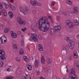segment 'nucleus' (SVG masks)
<instances>
[{
  "instance_id": "nucleus-1",
  "label": "nucleus",
  "mask_w": 79,
  "mask_h": 79,
  "mask_svg": "<svg viewBox=\"0 0 79 79\" xmlns=\"http://www.w3.org/2000/svg\"><path fill=\"white\" fill-rule=\"evenodd\" d=\"M36 26L38 27V29L41 31L46 32L50 29V22H48L45 16H42L41 17L38 23L36 24Z\"/></svg>"
},
{
  "instance_id": "nucleus-2",
  "label": "nucleus",
  "mask_w": 79,
  "mask_h": 79,
  "mask_svg": "<svg viewBox=\"0 0 79 79\" xmlns=\"http://www.w3.org/2000/svg\"><path fill=\"white\" fill-rule=\"evenodd\" d=\"M64 40H66L67 42H69V48L70 50H73L74 48V42L72 40L70 39L69 37H65L64 38Z\"/></svg>"
},
{
  "instance_id": "nucleus-3",
  "label": "nucleus",
  "mask_w": 79,
  "mask_h": 79,
  "mask_svg": "<svg viewBox=\"0 0 79 79\" xmlns=\"http://www.w3.org/2000/svg\"><path fill=\"white\" fill-rule=\"evenodd\" d=\"M20 11L24 15H26L27 14V13H31V11L29 9H27V7H25V9H24L23 7L20 8Z\"/></svg>"
},
{
  "instance_id": "nucleus-4",
  "label": "nucleus",
  "mask_w": 79,
  "mask_h": 79,
  "mask_svg": "<svg viewBox=\"0 0 79 79\" xmlns=\"http://www.w3.org/2000/svg\"><path fill=\"white\" fill-rule=\"evenodd\" d=\"M75 73H76V72H75L74 69H72L70 71V73L69 74V78L73 79V78H75L76 77H77V76L75 74Z\"/></svg>"
},
{
  "instance_id": "nucleus-5",
  "label": "nucleus",
  "mask_w": 79,
  "mask_h": 79,
  "mask_svg": "<svg viewBox=\"0 0 79 79\" xmlns=\"http://www.w3.org/2000/svg\"><path fill=\"white\" fill-rule=\"evenodd\" d=\"M31 38H30L29 39V40L31 42H32L33 40H34L35 42H38V39L37 37V34L35 33L31 34Z\"/></svg>"
},
{
  "instance_id": "nucleus-6",
  "label": "nucleus",
  "mask_w": 79,
  "mask_h": 79,
  "mask_svg": "<svg viewBox=\"0 0 79 79\" xmlns=\"http://www.w3.org/2000/svg\"><path fill=\"white\" fill-rule=\"evenodd\" d=\"M17 22L19 24H26V22L25 21H23L20 17H18L17 19Z\"/></svg>"
},
{
  "instance_id": "nucleus-7",
  "label": "nucleus",
  "mask_w": 79,
  "mask_h": 79,
  "mask_svg": "<svg viewBox=\"0 0 79 79\" xmlns=\"http://www.w3.org/2000/svg\"><path fill=\"white\" fill-rule=\"evenodd\" d=\"M31 3L32 5L34 6H36H36H41L42 5L41 3H39L35 0L31 1Z\"/></svg>"
},
{
  "instance_id": "nucleus-8",
  "label": "nucleus",
  "mask_w": 79,
  "mask_h": 79,
  "mask_svg": "<svg viewBox=\"0 0 79 79\" xmlns=\"http://www.w3.org/2000/svg\"><path fill=\"white\" fill-rule=\"evenodd\" d=\"M5 52L3 50H0V56H1V59L2 60L5 58V56H4Z\"/></svg>"
},
{
  "instance_id": "nucleus-9",
  "label": "nucleus",
  "mask_w": 79,
  "mask_h": 79,
  "mask_svg": "<svg viewBox=\"0 0 79 79\" xmlns=\"http://www.w3.org/2000/svg\"><path fill=\"white\" fill-rule=\"evenodd\" d=\"M5 71H10L12 70V68L10 66H8L7 65H6L5 66Z\"/></svg>"
},
{
  "instance_id": "nucleus-10",
  "label": "nucleus",
  "mask_w": 79,
  "mask_h": 79,
  "mask_svg": "<svg viewBox=\"0 0 79 79\" xmlns=\"http://www.w3.org/2000/svg\"><path fill=\"white\" fill-rule=\"evenodd\" d=\"M10 33L11 34V36L13 39L17 38V34L16 33L13 32V31H10Z\"/></svg>"
},
{
  "instance_id": "nucleus-11",
  "label": "nucleus",
  "mask_w": 79,
  "mask_h": 79,
  "mask_svg": "<svg viewBox=\"0 0 79 79\" xmlns=\"http://www.w3.org/2000/svg\"><path fill=\"white\" fill-rule=\"evenodd\" d=\"M8 15L10 19H13L14 17V14L12 11H9L8 12Z\"/></svg>"
},
{
  "instance_id": "nucleus-12",
  "label": "nucleus",
  "mask_w": 79,
  "mask_h": 79,
  "mask_svg": "<svg viewBox=\"0 0 79 79\" xmlns=\"http://www.w3.org/2000/svg\"><path fill=\"white\" fill-rule=\"evenodd\" d=\"M2 13L4 16L6 17L8 16V14H7V12H6V10L5 9H2Z\"/></svg>"
},
{
  "instance_id": "nucleus-13",
  "label": "nucleus",
  "mask_w": 79,
  "mask_h": 79,
  "mask_svg": "<svg viewBox=\"0 0 79 79\" xmlns=\"http://www.w3.org/2000/svg\"><path fill=\"white\" fill-rule=\"evenodd\" d=\"M61 29V27L60 25L55 26L54 27V30L55 31L60 30Z\"/></svg>"
},
{
  "instance_id": "nucleus-14",
  "label": "nucleus",
  "mask_w": 79,
  "mask_h": 79,
  "mask_svg": "<svg viewBox=\"0 0 79 79\" xmlns=\"http://www.w3.org/2000/svg\"><path fill=\"white\" fill-rule=\"evenodd\" d=\"M41 59L42 64H45V57H44V56L41 55Z\"/></svg>"
},
{
  "instance_id": "nucleus-15",
  "label": "nucleus",
  "mask_w": 79,
  "mask_h": 79,
  "mask_svg": "<svg viewBox=\"0 0 79 79\" xmlns=\"http://www.w3.org/2000/svg\"><path fill=\"white\" fill-rule=\"evenodd\" d=\"M9 7L13 11H15L16 10V7L15 5H13L12 4H9Z\"/></svg>"
},
{
  "instance_id": "nucleus-16",
  "label": "nucleus",
  "mask_w": 79,
  "mask_h": 79,
  "mask_svg": "<svg viewBox=\"0 0 79 79\" xmlns=\"http://www.w3.org/2000/svg\"><path fill=\"white\" fill-rule=\"evenodd\" d=\"M74 25L75 26H78L79 24V22L76 18H74Z\"/></svg>"
},
{
  "instance_id": "nucleus-17",
  "label": "nucleus",
  "mask_w": 79,
  "mask_h": 79,
  "mask_svg": "<svg viewBox=\"0 0 79 79\" xmlns=\"http://www.w3.org/2000/svg\"><path fill=\"white\" fill-rule=\"evenodd\" d=\"M30 28L33 31H34V32H35V31H36V27H35V26L34 25H32L31 26Z\"/></svg>"
},
{
  "instance_id": "nucleus-18",
  "label": "nucleus",
  "mask_w": 79,
  "mask_h": 79,
  "mask_svg": "<svg viewBox=\"0 0 79 79\" xmlns=\"http://www.w3.org/2000/svg\"><path fill=\"white\" fill-rule=\"evenodd\" d=\"M39 64V61L38 60H35V68H38V66Z\"/></svg>"
},
{
  "instance_id": "nucleus-19",
  "label": "nucleus",
  "mask_w": 79,
  "mask_h": 79,
  "mask_svg": "<svg viewBox=\"0 0 79 79\" xmlns=\"http://www.w3.org/2000/svg\"><path fill=\"white\" fill-rule=\"evenodd\" d=\"M73 9L76 12V13H78V10H79V8H78V7L77 6H74L73 7Z\"/></svg>"
},
{
  "instance_id": "nucleus-20",
  "label": "nucleus",
  "mask_w": 79,
  "mask_h": 79,
  "mask_svg": "<svg viewBox=\"0 0 79 79\" xmlns=\"http://www.w3.org/2000/svg\"><path fill=\"white\" fill-rule=\"evenodd\" d=\"M66 3L67 5L70 6L73 5V2L70 0H67L66 1Z\"/></svg>"
},
{
  "instance_id": "nucleus-21",
  "label": "nucleus",
  "mask_w": 79,
  "mask_h": 79,
  "mask_svg": "<svg viewBox=\"0 0 79 79\" xmlns=\"http://www.w3.org/2000/svg\"><path fill=\"white\" fill-rule=\"evenodd\" d=\"M74 65L76 69H79V64L77 62H75Z\"/></svg>"
},
{
  "instance_id": "nucleus-22",
  "label": "nucleus",
  "mask_w": 79,
  "mask_h": 79,
  "mask_svg": "<svg viewBox=\"0 0 79 79\" xmlns=\"http://www.w3.org/2000/svg\"><path fill=\"white\" fill-rule=\"evenodd\" d=\"M73 56L75 58H77L78 57V54L77 53V52L74 51L73 52Z\"/></svg>"
},
{
  "instance_id": "nucleus-23",
  "label": "nucleus",
  "mask_w": 79,
  "mask_h": 79,
  "mask_svg": "<svg viewBox=\"0 0 79 79\" xmlns=\"http://www.w3.org/2000/svg\"><path fill=\"white\" fill-rule=\"evenodd\" d=\"M10 29L9 27H6L4 29V32H5V33H8V32H10Z\"/></svg>"
},
{
  "instance_id": "nucleus-24",
  "label": "nucleus",
  "mask_w": 79,
  "mask_h": 79,
  "mask_svg": "<svg viewBox=\"0 0 79 79\" xmlns=\"http://www.w3.org/2000/svg\"><path fill=\"white\" fill-rule=\"evenodd\" d=\"M39 47V50L40 51H43V47L42 46V45L41 44H38Z\"/></svg>"
},
{
  "instance_id": "nucleus-25",
  "label": "nucleus",
  "mask_w": 79,
  "mask_h": 79,
  "mask_svg": "<svg viewBox=\"0 0 79 79\" xmlns=\"http://www.w3.org/2000/svg\"><path fill=\"white\" fill-rule=\"evenodd\" d=\"M2 5H4L5 6V8H6V9H8V8H9V6L8 5H7L5 2H2Z\"/></svg>"
},
{
  "instance_id": "nucleus-26",
  "label": "nucleus",
  "mask_w": 79,
  "mask_h": 79,
  "mask_svg": "<svg viewBox=\"0 0 79 79\" xmlns=\"http://www.w3.org/2000/svg\"><path fill=\"white\" fill-rule=\"evenodd\" d=\"M27 68L28 70L29 71H31V70H32V66H31V65L29 64H28L27 65Z\"/></svg>"
},
{
  "instance_id": "nucleus-27",
  "label": "nucleus",
  "mask_w": 79,
  "mask_h": 79,
  "mask_svg": "<svg viewBox=\"0 0 79 79\" xmlns=\"http://www.w3.org/2000/svg\"><path fill=\"white\" fill-rule=\"evenodd\" d=\"M2 41L3 40H4V42L5 43H6V42L7 39L6 38V37H5V36H2Z\"/></svg>"
},
{
  "instance_id": "nucleus-28",
  "label": "nucleus",
  "mask_w": 79,
  "mask_h": 79,
  "mask_svg": "<svg viewBox=\"0 0 79 79\" xmlns=\"http://www.w3.org/2000/svg\"><path fill=\"white\" fill-rule=\"evenodd\" d=\"M19 54L21 55H23L24 54V50L23 49L21 48L20 49Z\"/></svg>"
},
{
  "instance_id": "nucleus-29",
  "label": "nucleus",
  "mask_w": 79,
  "mask_h": 79,
  "mask_svg": "<svg viewBox=\"0 0 79 79\" xmlns=\"http://www.w3.org/2000/svg\"><path fill=\"white\" fill-rule=\"evenodd\" d=\"M69 27L70 29H73V28L74 27V26L73 24V23H71V24H70L69 26Z\"/></svg>"
},
{
  "instance_id": "nucleus-30",
  "label": "nucleus",
  "mask_w": 79,
  "mask_h": 79,
  "mask_svg": "<svg viewBox=\"0 0 79 79\" xmlns=\"http://www.w3.org/2000/svg\"><path fill=\"white\" fill-rule=\"evenodd\" d=\"M72 23H71V21L69 20L66 21V24L67 25V26H68L70 24H71Z\"/></svg>"
},
{
  "instance_id": "nucleus-31",
  "label": "nucleus",
  "mask_w": 79,
  "mask_h": 79,
  "mask_svg": "<svg viewBox=\"0 0 79 79\" xmlns=\"http://www.w3.org/2000/svg\"><path fill=\"white\" fill-rule=\"evenodd\" d=\"M13 48L15 49V50H17L18 49V46L16 44H14L13 45Z\"/></svg>"
},
{
  "instance_id": "nucleus-32",
  "label": "nucleus",
  "mask_w": 79,
  "mask_h": 79,
  "mask_svg": "<svg viewBox=\"0 0 79 79\" xmlns=\"http://www.w3.org/2000/svg\"><path fill=\"white\" fill-rule=\"evenodd\" d=\"M50 34L51 35H53L54 34V30L53 29H51Z\"/></svg>"
},
{
  "instance_id": "nucleus-33",
  "label": "nucleus",
  "mask_w": 79,
  "mask_h": 79,
  "mask_svg": "<svg viewBox=\"0 0 79 79\" xmlns=\"http://www.w3.org/2000/svg\"><path fill=\"white\" fill-rule=\"evenodd\" d=\"M71 14L72 15H74V14H77L76 12L74 10H72L70 12Z\"/></svg>"
},
{
  "instance_id": "nucleus-34",
  "label": "nucleus",
  "mask_w": 79,
  "mask_h": 79,
  "mask_svg": "<svg viewBox=\"0 0 79 79\" xmlns=\"http://www.w3.org/2000/svg\"><path fill=\"white\" fill-rule=\"evenodd\" d=\"M27 75L26 73H24L23 76L22 77L21 79H26V76H27Z\"/></svg>"
},
{
  "instance_id": "nucleus-35",
  "label": "nucleus",
  "mask_w": 79,
  "mask_h": 79,
  "mask_svg": "<svg viewBox=\"0 0 79 79\" xmlns=\"http://www.w3.org/2000/svg\"><path fill=\"white\" fill-rule=\"evenodd\" d=\"M63 49V50H65V51H66V52H67V50H68V47L65 46L64 47Z\"/></svg>"
},
{
  "instance_id": "nucleus-36",
  "label": "nucleus",
  "mask_w": 79,
  "mask_h": 79,
  "mask_svg": "<svg viewBox=\"0 0 79 79\" xmlns=\"http://www.w3.org/2000/svg\"><path fill=\"white\" fill-rule=\"evenodd\" d=\"M38 37L39 39L40 40H42V36H41V35L39 34L38 35Z\"/></svg>"
},
{
  "instance_id": "nucleus-37",
  "label": "nucleus",
  "mask_w": 79,
  "mask_h": 79,
  "mask_svg": "<svg viewBox=\"0 0 79 79\" xmlns=\"http://www.w3.org/2000/svg\"><path fill=\"white\" fill-rule=\"evenodd\" d=\"M48 17L51 19V23H53V20H52V16L51 15L48 16Z\"/></svg>"
},
{
  "instance_id": "nucleus-38",
  "label": "nucleus",
  "mask_w": 79,
  "mask_h": 79,
  "mask_svg": "<svg viewBox=\"0 0 79 79\" xmlns=\"http://www.w3.org/2000/svg\"><path fill=\"white\" fill-rule=\"evenodd\" d=\"M15 60L17 61H18V62H20V58L19 57H16L15 58Z\"/></svg>"
},
{
  "instance_id": "nucleus-39",
  "label": "nucleus",
  "mask_w": 79,
  "mask_h": 79,
  "mask_svg": "<svg viewBox=\"0 0 79 79\" xmlns=\"http://www.w3.org/2000/svg\"><path fill=\"white\" fill-rule=\"evenodd\" d=\"M20 44L22 46L24 45V41H21L20 42Z\"/></svg>"
},
{
  "instance_id": "nucleus-40",
  "label": "nucleus",
  "mask_w": 79,
  "mask_h": 79,
  "mask_svg": "<svg viewBox=\"0 0 79 79\" xmlns=\"http://www.w3.org/2000/svg\"><path fill=\"white\" fill-rule=\"evenodd\" d=\"M26 29H27V28H22L21 30L22 32H24L26 31Z\"/></svg>"
},
{
  "instance_id": "nucleus-41",
  "label": "nucleus",
  "mask_w": 79,
  "mask_h": 79,
  "mask_svg": "<svg viewBox=\"0 0 79 79\" xmlns=\"http://www.w3.org/2000/svg\"><path fill=\"white\" fill-rule=\"evenodd\" d=\"M2 44H3V39L0 38V45H1Z\"/></svg>"
},
{
  "instance_id": "nucleus-42",
  "label": "nucleus",
  "mask_w": 79,
  "mask_h": 79,
  "mask_svg": "<svg viewBox=\"0 0 79 79\" xmlns=\"http://www.w3.org/2000/svg\"><path fill=\"white\" fill-rule=\"evenodd\" d=\"M6 79H13V77L12 76H8L6 78Z\"/></svg>"
},
{
  "instance_id": "nucleus-43",
  "label": "nucleus",
  "mask_w": 79,
  "mask_h": 79,
  "mask_svg": "<svg viewBox=\"0 0 79 79\" xmlns=\"http://www.w3.org/2000/svg\"><path fill=\"white\" fill-rule=\"evenodd\" d=\"M17 34L19 36V35H21V31H19L17 32Z\"/></svg>"
},
{
  "instance_id": "nucleus-44",
  "label": "nucleus",
  "mask_w": 79,
  "mask_h": 79,
  "mask_svg": "<svg viewBox=\"0 0 79 79\" xmlns=\"http://www.w3.org/2000/svg\"><path fill=\"white\" fill-rule=\"evenodd\" d=\"M68 53H66V54L64 55V56L63 57V58H67V57H68Z\"/></svg>"
},
{
  "instance_id": "nucleus-45",
  "label": "nucleus",
  "mask_w": 79,
  "mask_h": 79,
  "mask_svg": "<svg viewBox=\"0 0 79 79\" xmlns=\"http://www.w3.org/2000/svg\"><path fill=\"white\" fill-rule=\"evenodd\" d=\"M55 2H52L51 3V6H54L55 5Z\"/></svg>"
},
{
  "instance_id": "nucleus-46",
  "label": "nucleus",
  "mask_w": 79,
  "mask_h": 79,
  "mask_svg": "<svg viewBox=\"0 0 79 79\" xmlns=\"http://www.w3.org/2000/svg\"><path fill=\"white\" fill-rule=\"evenodd\" d=\"M3 65V64L2 62H0V68H1Z\"/></svg>"
},
{
  "instance_id": "nucleus-47",
  "label": "nucleus",
  "mask_w": 79,
  "mask_h": 79,
  "mask_svg": "<svg viewBox=\"0 0 79 79\" xmlns=\"http://www.w3.org/2000/svg\"><path fill=\"white\" fill-rule=\"evenodd\" d=\"M24 61H25V62H26V63H27L29 61V59L27 58L26 59L24 60Z\"/></svg>"
},
{
  "instance_id": "nucleus-48",
  "label": "nucleus",
  "mask_w": 79,
  "mask_h": 79,
  "mask_svg": "<svg viewBox=\"0 0 79 79\" xmlns=\"http://www.w3.org/2000/svg\"><path fill=\"white\" fill-rule=\"evenodd\" d=\"M26 48H27V49H28L29 51H30V47H29V45L27 46Z\"/></svg>"
},
{
  "instance_id": "nucleus-49",
  "label": "nucleus",
  "mask_w": 79,
  "mask_h": 79,
  "mask_svg": "<svg viewBox=\"0 0 79 79\" xmlns=\"http://www.w3.org/2000/svg\"><path fill=\"white\" fill-rule=\"evenodd\" d=\"M2 8H3V6L2 5V4L1 3H0V9H2Z\"/></svg>"
},
{
  "instance_id": "nucleus-50",
  "label": "nucleus",
  "mask_w": 79,
  "mask_h": 79,
  "mask_svg": "<svg viewBox=\"0 0 79 79\" xmlns=\"http://www.w3.org/2000/svg\"><path fill=\"white\" fill-rule=\"evenodd\" d=\"M72 58H73V55H70L69 56V58L70 60H71V59H72Z\"/></svg>"
},
{
  "instance_id": "nucleus-51",
  "label": "nucleus",
  "mask_w": 79,
  "mask_h": 79,
  "mask_svg": "<svg viewBox=\"0 0 79 79\" xmlns=\"http://www.w3.org/2000/svg\"><path fill=\"white\" fill-rule=\"evenodd\" d=\"M62 14L63 15H64V16H66V15H67V13H66V12H63L62 13Z\"/></svg>"
},
{
  "instance_id": "nucleus-52",
  "label": "nucleus",
  "mask_w": 79,
  "mask_h": 79,
  "mask_svg": "<svg viewBox=\"0 0 79 79\" xmlns=\"http://www.w3.org/2000/svg\"><path fill=\"white\" fill-rule=\"evenodd\" d=\"M56 18L57 20H60V17L59 16H57Z\"/></svg>"
},
{
  "instance_id": "nucleus-53",
  "label": "nucleus",
  "mask_w": 79,
  "mask_h": 79,
  "mask_svg": "<svg viewBox=\"0 0 79 79\" xmlns=\"http://www.w3.org/2000/svg\"><path fill=\"white\" fill-rule=\"evenodd\" d=\"M63 79H68V77L67 76H66L65 77H64Z\"/></svg>"
},
{
  "instance_id": "nucleus-54",
  "label": "nucleus",
  "mask_w": 79,
  "mask_h": 79,
  "mask_svg": "<svg viewBox=\"0 0 79 79\" xmlns=\"http://www.w3.org/2000/svg\"><path fill=\"white\" fill-rule=\"evenodd\" d=\"M48 61H49V63H52V60L50 59H48Z\"/></svg>"
},
{
  "instance_id": "nucleus-55",
  "label": "nucleus",
  "mask_w": 79,
  "mask_h": 79,
  "mask_svg": "<svg viewBox=\"0 0 79 79\" xmlns=\"http://www.w3.org/2000/svg\"><path fill=\"white\" fill-rule=\"evenodd\" d=\"M23 58L24 60H25V59H26V58H27V56H23Z\"/></svg>"
},
{
  "instance_id": "nucleus-56",
  "label": "nucleus",
  "mask_w": 79,
  "mask_h": 79,
  "mask_svg": "<svg viewBox=\"0 0 79 79\" xmlns=\"http://www.w3.org/2000/svg\"><path fill=\"white\" fill-rule=\"evenodd\" d=\"M40 79H45V78H44V77L42 76V77H40Z\"/></svg>"
},
{
  "instance_id": "nucleus-57",
  "label": "nucleus",
  "mask_w": 79,
  "mask_h": 79,
  "mask_svg": "<svg viewBox=\"0 0 79 79\" xmlns=\"http://www.w3.org/2000/svg\"><path fill=\"white\" fill-rule=\"evenodd\" d=\"M39 74H40V71H38L37 72V75L39 76Z\"/></svg>"
},
{
  "instance_id": "nucleus-58",
  "label": "nucleus",
  "mask_w": 79,
  "mask_h": 79,
  "mask_svg": "<svg viewBox=\"0 0 79 79\" xmlns=\"http://www.w3.org/2000/svg\"><path fill=\"white\" fill-rule=\"evenodd\" d=\"M10 2L11 3H13L14 2H15V0H10Z\"/></svg>"
},
{
  "instance_id": "nucleus-59",
  "label": "nucleus",
  "mask_w": 79,
  "mask_h": 79,
  "mask_svg": "<svg viewBox=\"0 0 79 79\" xmlns=\"http://www.w3.org/2000/svg\"><path fill=\"white\" fill-rule=\"evenodd\" d=\"M34 58L32 57H30L29 59L30 60H33V59Z\"/></svg>"
},
{
  "instance_id": "nucleus-60",
  "label": "nucleus",
  "mask_w": 79,
  "mask_h": 79,
  "mask_svg": "<svg viewBox=\"0 0 79 79\" xmlns=\"http://www.w3.org/2000/svg\"><path fill=\"white\" fill-rule=\"evenodd\" d=\"M2 11H1V10H0V16L2 15Z\"/></svg>"
},
{
  "instance_id": "nucleus-61",
  "label": "nucleus",
  "mask_w": 79,
  "mask_h": 79,
  "mask_svg": "<svg viewBox=\"0 0 79 79\" xmlns=\"http://www.w3.org/2000/svg\"><path fill=\"white\" fill-rule=\"evenodd\" d=\"M71 79H77V77H75V78H72Z\"/></svg>"
},
{
  "instance_id": "nucleus-62",
  "label": "nucleus",
  "mask_w": 79,
  "mask_h": 79,
  "mask_svg": "<svg viewBox=\"0 0 79 79\" xmlns=\"http://www.w3.org/2000/svg\"><path fill=\"white\" fill-rule=\"evenodd\" d=\"M33 13H36V11H35V10H34L33 11Z\"/></svg>"
},
{
  "instance_id": "nucleus-63",
  "label": "nucleus",
  "mask_w": 79,
  "mask_h": 79,
  "mask_svg": "<svg viewBox=\"0 0 79 79\" xmlns=\"http://www.w3.org/2000/svg\"><path fill=\"white\" fill-rule=\"evenodd\" d=\"M28 35H30V33H28Z\"/></svg>"
},
{
  "instance_id": "nucleus-64",
  "label": "nucleus",
  "mask_w": 79,
  "mask_h": 79,
  "mask_svg": "<svg viewBox=\"0 0 79 79\" xmlns=\"http://www.w3.org/2000/svg\"><path fill=\"white\" fill-rule=\"evenodd\" d=\"M78 36H79V34L78 35Z\"/></svg>"
}]
</instances>
